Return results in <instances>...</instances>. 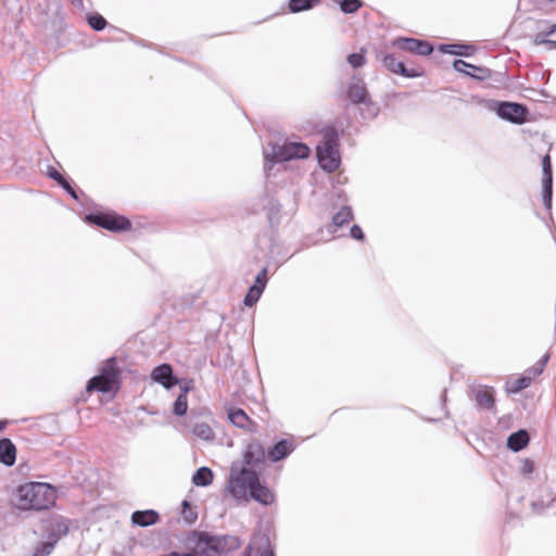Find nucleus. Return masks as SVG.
I'll return each instance as SVG.
<instances>
[{"mask_svg": "<svg viewBox=\"0 0 556 556\" xmlns=\"http://www.w3.org/2000/svg\"><path fill=\"white\" fill-rule=\"evenodd\" d=\"M548 358H549L548 354H545L535 365H533L531 368L528 369L527 376L533 377V379L535 377L540 376L543 372V370L548 362Z\"/></svg>", "mask_w": 556, "mask_h": 556, "instance_id": "33", "label": "nucleus"}, {"mask_svg": "<svg viewBox=\"0 0 556 556\" xmlns=\"http://www.w3.org/2000/svg\"><path fill=\"white\" fill-rule=\"evenodd\" d=\"M188 409V401L186 393H181L178 395L174 403V413L177 416H182L187 413Z\"/></svg>", "mask_w": 556, "mask_h": 556, "instance_id": "31", "label": "nucleus"}, {"mask_svg": "<svg viewBox=\"0 0 556 556\" xmlns=\"http://www.w3.org/2000/svg\"><path fill=\"white\" fill-rule=\"evenodd\" d=\"M73 199L77 200L78 195L75 191V189L70 185V182L64 179L62 182L59 184Z\"/></svg>", "mask_w": 556, "mask_h": 556, "instance_id": "42", "label": "nucleus"}, {"mask_svg": "<svg viewBox=\"0 0 556 556\" xmlns=\"http://www.w3.org/2000/svg\"><path fill=\"white\" fill-rule=\"evenodd\" d=\"M228 418L233 426L241 429L248 428L251 422L247 413L241 408L230 410L228 413Z\"/></svg>", "mask_w": 556, "mask_h": 556, "instance_id": "21", "label": "nucleus"}, {"mask_svg": "<svg viewBox=\"0 0 556 556\" xmlns=\"http://www.w3.org/2000/svg\"><path fill=\"white\" fill-rule=\"evenodd\" d=\"M184 506L187 507L189 505V503L187 501H184Z\"/></svg>", "mask_w": 556, "mask_h": 556, "instance_id": "49", "label": "nucleus"}, {"mask_svg": "<svg viewBox=\"0 0 556 556\" xmlns=\"http://www.w3.org/2000/svg\"><path fill=\"white\" fill-rule=\"evenodd\" d=\"M151 378L153 381L162 384L165 389H170L178 383L169 364H161L156 366L151 372Z\"/></svg>", "mask_w": 556, "mask_h": 556, "instance_id": "14", "label": "nucleus"}, {"mask_svg": "<svg viewBox=\"0 0 556 556\" xmlns=\"http://www.w3.org/2000/svg\"><path fill=\"white\" fill-rule=\"evenodd\" d=\"M295 447L296 444L293 438L281 439L268 451V458L273 463L280 462L288 457Z\"/></svg>", "mask_w": 556, "mask_h": 556, "instance_id": "15", "label": "nucleus"}, {"mask_svg": "<svg viewBox=\"0 0 556 556\" xmlns=\"http://www.w3.org/2000/svg\"><path fill=\"white\" fill-rule=\"evenodd\" d=\"M320 0H289L288 8L291 13H300L312 10Z\"/></svg>", "mask_w": 556, "mask_h": 556, "instance_id": "23", "label": "nucleus"}, {"mask_svg": "<svg viewBox=\"0 0 556 556\" xmlns=\"http://www.w3.org/2000/svg\"><path fill=\"white\" fill-rule=\"evenodd\" d=\"M529 440H530V438H529L528 432L523 429H520V430L511 433L507 438V446L513 452H519L523 447L527 446V444L529 443Z\"/></svg>", "mask_w": 556, "mask_h": 556, "instance_id": "20", "label": "nucleus"}, {"mask_svg": "<svg viewBox=\"0 0 556 556\" xmlns=\"http://www.w3.org/2000/svg\"><path fill=\"white\" fill-rule=\"evenodd\" d=\"M47 175L58 184L62 182L65 178L52 166H48Z\"/></svg>", "mask_w": 556, "mask_h": 556, "instance_id": "40", "label": "nucleus"}, {"mask_svg": "<svg viewBox=\"0 0 556 556\" xmlns=\"http://www.w3.org/2000/svg\"><path fill=\"white\" fill-rule=\"evenodd\" d=\"M267 268H263L255 277V281L253 283V286H251L252 288H258L261 290V292L263 293L265 288H266V285H267V281H268V278H267Z\"/></svg>", "mask_w": 556, "mask_h": 556, "instance_id": "36", "label": "nucleus"}, {"mask_svg": "<svg viewBox=\"0 0 556 556\" xmlns=\"http://www.w3.org/2000/svg\"><path fill=\"white\" fill-rule=\"evenodd\" d=\"M7 425H8L7 420H0V432L5 429Z\"/></svg>", "mask_w": 556, "mask_h": 556, "instance_id": "47", "label": "nucleus"}, {"mask_svg": "<svg viewBox=\"0 0 556 556\" xmlns=\"http://www.w3.org/2000/svg\"><path fill=\"white\" fill-rule=\"evenodd\" d=\"M453 67L456 72L464 73L472 78L480 80L490 76V71L488 68L472 65L460 59H457L453 62Z\"/></svg>", "mask_w": 556, "mask_h": 556, "instance_id": "16", "label": "nucleus"}, {"mask_svg": "<svg viewBox=\"0 0 556 556\" xmlns=\"http://www.w3.org/2000/svg\"><path fill=\"white\" fill-rule=\"evenodd\" d=\"M265 448L258 440H252L247 444L243 453V465L250 470L262 469L265 463Z\"/></svg>", "mask_w": 556, "mask_h": 556, "instance_id": "10", "label": "nucleus"}, {"mask_svg": "<svg viewBox=\"0 0 556 556\" xmlns=\"http://www.w3.org/2000/svg\"><path fill=\"white\" fill-rule=\"evenodd\" d=\"M339 136L334 128H328L324 132V140L316 147V154L320 167L328 172H334L340 165L338 150Z\"/></svg>", "mask_w": 556, "mask_h": 556, "instance_id": "5", "label": "nucleus"}, {"mask_svg": "<svg viewBox=\"0 0 556 556\" xmlns=\"http://www.w3.org/2000/svg\"><path fill=\"white\" fill-rule=\"evenodd\" d=\"M119 370L116 367L115 358H110L102 366L100 374L92 377L87 383V391H99L106 393L112 391L118 382Z\"/></svg>", "mask_w": 556, "mask_h": 556, "instance_id": "6", "label": "nucleus"}, {"mask_svg": "<svg viewBox=\"0 0 556 556\" xmlns=\"http://www.w3.org/2000/svg\"><path fill=\"white\" fill-rule=\"evenodd\" d=\"M74 7L79 10H85L84 0H72Z\"/></svg>", "mask_w": 556, "mask_h": 556, "instance_id": "45", "label": "nucleus"}, {"mask_svg": "<svg viewBox=\"0 0 556 556\" xmlns=\"http://www.w3.org/2000/svg\"><path fill=\"white\" fill-rule=\"evenodd\" d=\"M489 109L494 111L502 119L514 124H523L528 113L525 105L516 102L491 101Z\"/></svg>", "mask_w": 556, "mask_h": 556, "instance_id": "7", "label": "nucleus"}, {"mask_svg": "<svg viewBox=\"0 0 556 556\" xmlns=\"http://www.w3.org/2000/svg\"><path fill=\"white\" fill-rule=\"evenodd\" d=\"M366 106L365 112L363 113L365 117L374 118L377 116L379 112V106L376 103L370 102L369 100L364 103Z\"/></svg>", "mask_w": 556, "mask_h": 556, "instance_id": "38", "label": "nucleus"}, {"mask_svg": "<svg viewBox=\"0 0 556 556\" xmlns=\"http://www.w3.org/2000/svg\"><path fill=\"white\" fill-rule=\"evenodd\" d=\"M51 531H54L56 532L58 534H60L61 536H64L67 534L68 532V525L66 521L64 520H61V521H56L53 526V529Z\"/></svg>", "mask_w": 556, "mask_h": 556, "instance_id": "39", "label": "nucleus"}, {"mask_svg": "<svg viewBox=\"0 0 556 556\" xmlns=\"http://www.w3.org/2000/svg\"><path fill=\"white\" fill-rule=\"evenodd\" d=\"M16 459V447L10 439H0V463L10 467Z\"/></svg>", "mask_w": 556, "mask_h": 556, "instance_id": "18", "label": "nucleus"}, {"mask_svg": "<svg viewBox=\"0 0 556 556\" xmlns=\"http://www.w3.org/2000/svg\"><path fill=\"white\" fill-rule=\"evenodd\" d=\"M263 293L258 288H249L248 293L244 296L243 303L245 306L252 307L255 305Z\"/></svg>", "mask_w": 556, "mask_h": 556, "instance_id": "32", "label": "nucleus"}, {"mask_svg": "<svg viewBox=\"0 0 556 556\" xmlns=\"http://www.w3.org/2000/svg\"><path fill=\"white\" fill-rule=\"evenodd\" d=\"M378 60L383 64V66L390 72L407 77V78H416L424 75V70L421 67H406L403 61L396 59L393 53H378Z\"/></svg>", "mask_w": 556, "mask_h": 556, "instance_id": "9", "label": "nucleus"}, {"mask_svg": "<svg viewBox=\"0 0 556 556\" xmlns=\"http://www.w3.org/2000/svg\"><path fill=\"white\" fill-rule=\"evenodd\" d=\"M228 489L236 498H245L249 493L263 505L274 502V494L266 485L261 484L257 471L235 464L230 469Z\"/></svg>", "mask_w": 556, "mask_h": 556, "instance_id": "1", "label": "nucleus"}, {"mask_svg": "<svg viewBox=\"0 0 556 556\" xmlns=\"http://www.w3.org/2000/svg\"><path fill=\"white\" fill-rule=\"evenodd\" d=\"M159 519V514L153 509L136 510L131 515V522L139 527H149Z\"/></svg>", "mask_w": 556, "mask_h": 556, "instance_id": "19", "label": "nucleus"}, {"mask_svg": "<svg viewBox=\"0 0 556 556\" xmlns=\"http://www.w3.org/2000/svg\"><path fill=\"white\" fill-rule=\"evenodd\" d=\"M366 62V59H365V50L364 49H361V52L358 53H352L348 56V63L353 67V68H358V67H362Z\"/></svg>", "mask_w": 556, "mask_h": 556, "instance_id": "35", "label": "nucleus"}, {"mask_svg": "<svg viewBox=\"0 0 556 556\" xmlns=\"http://www.w3.org/2000/svg\"><path fill=\"white\" fill-rule=\"evenodd\" d=\"M542 169H543V179H542V198L543 204L547 211L552 210V195H553V172H552V163L548 154L544 155L542 159Z\"/></svg>", "mask_w": 556, "mask_h": 556, "instance_id": "12", "label": "nucleus"}, {"mask_svg": "<svg viewBox=\"0 0 556 556\" xmlns=\"http://www.w3.org/2000/svg\"><path fill=\"white\" fill-rule=\"evenodd\" d=\"M309 148L302 142L285 141L283 143H273L269 149L264 150V170L267 176L274 165L291 160H304L309 155Z\"/></svg>", "mask_w": 556, "mask_h": 556, "instance_id": "3", "label": "nucleus"}, {"mask_svg": "<svg viewBox=\"0 0 556 556\" xmlns=\"http://www.w3.org/2000/svg\"><path fill=\"white\" fill-rule=\"evenodd\" d=\"M87 22L89 26L97 31L103 30L108 24L106 20L99 13L88 14Z\"/></svg>", "mask_w": 556, "mask_h": 556, "instance_id": "28", "label": "nucleus"}, {"mask_svg": "<svg viewBox=\"0 0 556 556\" xmlns=\"http://www.w3.org/2000/svg\"><path fill=\"white\" fill-rule=\"evenodd\" d=\"M340 10L345 14H352L358 11L362 7L361 0H338Z\"/></svg>", "mask_w": 556, "mask_h": 556, "instance_id": "30", "label": "nucleus"}, {"mask_svg": "<svg viewBox=\"0 0 556 556\" xmlns=\"http://www.w3.org/2000/svg\"><path fill=\"white\" fill-rule=\"evenodd\" d=\"M392 47L417 55H429L433 51L432 46L428 41L407 37L394 39Z\"/></svg>", "mask_w": 556, "mask_h": 556, "instance_id": "11", "label": "nucleus"}, {"mask_svg": "<svg viewBox=\"0 0 556 556\" xmlns=\"http://www.w3.org/2000/svg\"><path fill=\"white\" fill-rule=\"evenodd\" d=\"M213 481V472L207 467H201L199 468L193 477L192 482L198 486H207Z\"/></svg>", "mask_w": 556, "mask_h": 556, "instance_id": "22", "label": "nucleus"}, {"mask_svg": "<svg viewBox=\"0 0 556 556\" xmlns=\"http://www.w3.org/2000/svg\"><path fill=\"white\" fill-rule=\"evenodd\" d=\"M192 433L200 440L203 441H213L215 439V433L213 429L205 422L195 424L192 427Z\"/></svg>", "mask_w": 556, "mask_h": 556, "instance_id": "24", "label": "nucleus"}, {"mask_svg": "<svg viewBox=\"0 0 556 556\" xmlns=\"http://www.w3.org/2000/svg\"><path fill=\"white\" fill-rule=\"evenodd\" d=\"M533 380V377L530 376H522L513 382L507 383V391L509 393H518L525 389H527Z\"/></svg>", "mask_w": 556, "mask_h": 556, "instance_id": "26", "label": "nucleus"}, {"mask_svg": "<svg viewBox=\"0 0 556 556\" xmlns=\"http://www.w3.org/2000/svg\"><path fill=\"white\" fill-rule=\"evenodd\" d=\"M350 236L355 240H364L365 236L358 225H353L350 229Z\"/></svg>", "mask_w": 556, "mask_h": 556, "instance_id": "41", "label": "nucleus"}, {"mask_svg": "<svg viewBox=\"0 0 556 556\" xmlns=\"http://www.w3.org/2000/svg\"><path fill=\"white\" fill-rule=\"evenodd\" d=\"M353 219V212L350 206H342L332 217V224L336 227H342Z\"/></svg>", "mask_w": 556, "mask_h": 556, "instance_id": "25", "label": "nucleus"}, {"mask_svg": "<svg viewBox=\"0 0 556 556\" xmlns=\"http://www.w3.org/2000/svg\"><path fill=\"white\" fill-rule=\"evenodd\" d=\"M472 393L478 406L484 409H492L495 405L494 392L492 388L476 387L472 388Z\"/></svg>", "mask_w": 556, "mask_h": 556, "instance_id": "17", "label": "nucleus"}, {"mask_svg": "<svg viewBox=\"0 0 556 556\" xmlns=\"http://www.w3.org/2000/svg\"><path fill=\"white\" fill-rule=\"evenodd\" d=\"M473 49L472 46L467 45H443L441 46V50L444 53L455 54V55H465L468 56L470 54L469 51Z\"/></svg>", "mask_w": 556, "mask_h": 556, "instance_id": "27", "label": "nucleus"}, {"mask_svg": "<svg viewBox=\"0 0 556 556\" xmlns=\"http://www.w3.org/2000/svg\"><path fill=\"white\" fill-rule=\"evenodd\" d=\"M260 556H275V554L271 548L266 547L260 553Z\"/></svg>", "mask_w": 556, "mask_h": 556, "instance_id": "46", "label": "nucleus"}, {"mask_svg": "<svg viewBox=\"0 0 556 556\" xmlns=\"http://www.w3.org/2000/svg\"><path fill=\"white\" fill-rule=\"evenodd\" d=\"M549 29L544 34L536 35L534 42L535 45H544L548 49H556V33L547 34Z\"/></svg>", "mask_w": 556, "mask_h": 556, "instance_id": "29", "label": "nucleus"}, {"mask_svg": "<svg viewBox=\"0 0 556 556\" xmlns=\"http://www.w3.org/2000/svg\"><path fill=\"white\" fill-rule=\"evenodd\" d=\"M52 553V543L39 544L30 556H49Z\"/></svg>", "mask_w": 556, "mask_h": 556, "instance_id": "37", "label": "nucleus"}, {"mask_svg": "<svg viewBox=\"0 0 556 556\" xmlns=\"http://www.w3.org/2000/svg\"><path fill=\"white\" fill-rule=\"evenodd\" d=\"M62 536L58 534L54 531H51L48 535V541L46 543H52V549L54 548L55 544Z\"/></svg>", "mask_w": 556, "mask_h": 556, "instance_id": "44", "label": "nucleus"}, {"mask_svg": "<svg viewBox=\"0 0 556 556\" xmlns=\"http://www.w3.org/2000/svg\"><path fill=\"white\" fill-rule=\"evenodd\" d=\"M239 546L240 541L233 535H210L201 532L195 540V553L202 556H223Z\"/></svg>", "mask_w": 556, "mask_h": 556, "instance_id": "4", "label": "nucleus"}, {"mask_svg": "<svg viewBox=\"0 0 556 556\" xmlns=\"http://www.w3.org/2000/svg\"><path fill=\"white\" fill-rule=\"evenodd\" d=\"M556 33V24L553 25L551 28H549V31L547 34H555Z\"/></svg>", "mask_w": 556, "mask_h": 556, "instance_id": "48", "label": "nucleus"}, {"mask_svg": "<svg viewBox=\"0 0 556 556\" xmlns=\"http://www.w3.org/2000/svg\"><path fill=\"white\" fill-rule=\"evenodd\" d=\"M86 220L111 231L128 230L131 227L126 217L116 214L91 213L86 216Z\"/></svg>", "mask_w": 556, "mask_h": 556, "instance_id": "8", "label": "nucleus"}, {"mask_svg": "<svg viewBox=\"0 0 556 556\" xmlns=\"http://www.w3.org/2000/svg\"><path fill=\"white\" fill-rule=\"evenodd\" d=\"M548 358H549L548 354H545L535 365H533L531 368L528 369L527 376L533 377V379L535 377L540 376L543 372V370L548 362Z\"/></svg>", "mask_w": 556, "mask_h": 556, "instance_id": "34", "label": "nucleus"}, {"mask_svg": "<svg viewBox=\"0 0 556 556\" xmlns=\"http://www.w3.org/2000/svg\"><path fill=\"white\" fill-rule=\"evenodd\" d=\"M534 470V465H533V462L530 460V459H525L522 460V465H521V472L523 475H530L532 473Z\"/></svg>", "mask_w": 556, "mask_h": 556, "instance_id": "43", "label": "nucleus"}, {"mask_svg": "<svg viewBox=\"0 0 556 556\" xmlns=\"http://www.w3.org/2000/svg\"><path fill=\"white\" fill-rule=\"evenodd\" d=\"M346 98L354 104H364L369 100L365 83L362 78L357 76L352 77L346 89Z\"/></svg>", "mask_w": 556, "mask_h": 556, "instance_id": "13", "label": "nucleus"}, {"mask_svg": "<svg viewBox=\"0 0 556 556\" xmlns=\"http://www.w3.org/2000/svg\"><path fill=\"white\" fill-rule=\"evenodd\" d=\"M55 497V490L50 484L29 482L17 488L14 501L18 509L43 510L54 505Z\"/></svg>", "mask_w": 556, "mask_h": 556, "instance_id": "2", "label": "nucleus"}]
</instances>
